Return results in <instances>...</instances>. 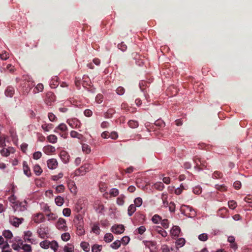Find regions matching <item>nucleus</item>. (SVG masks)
I'll return each instance as SVG.
<instances>
[{
    "instance_id": "obj_34",
    "label": "nucleus",
    "mask_w": 252,
    "mask_h": 252,
    "mask_svg": "<svg viewBox=\"0 0 252 252\" xmlns=\"http://www.w3.org/2000/svg\"><path fill=\"white\" fill-rule=\"evenodd\" d=\"M33 170H34V173L37 175H40L42 172V170L41 167L38 165H34V166L33 167Z\"/></svg>"
},
{
    "instance_id": "obj_45",
    "label": "nucleus",
    "mask_w": 252,
    "mask_h": 252,
    "mask_svg": "<svg viewBox=\"0 0 252 252\" xmlns=\"http://www.w3.org/2000/svg\"><path fill=\"white\" fill-rule=\"evenodd\" d=\"M116 93L119 95H123L125 92V89L124 87L120 86L116 89Z\"/></svg>"
},
{
    "instance_id": "obj_17",
    "label": "nucleus",
    "mask_w": 252,
    "mask_h": 252,
    "mask_svg": "<svg viewBox=\"0 0 252 252\" xmlns=\"http://www.w3.org/2000/svg\"><path fill=\"white\" fill-rule=\"evenodd\" d=\"M153 229L158 233L160 234L162 236L165 237L167 235V232L159 226H155L153 227Z\"/></svg>"
},
{
    "instance_id": "obj_40",
    "label": "nucleus",
    "mask_w": 252,
    "mask_h": 252,
    "mask_svg": "<svg viewBox=\"0 0 252 252\" xmlns=\"http://www.w3.org/2000/svg\"><path fill=\"white\" fill-rule=\"evenodd\" d=\"M82 151L86 154H89L91 152L90 147L86 144H82Z\"/></svg>"
},
{
    "instance_id": "obj_46",
    "label": "nucleus",
    "mask_w": 252,
    "mask_h": 252,
    "mask_svg": "<svg viewBox=\"0 0 252 252\" xmlns=\"http://www.w3.org/2000/svg\"><path fill=\"white\" fill-rule=\"evenodd\" d=\"M109 193H110V194L111 196H114V197H116L117 195H118V194L119 193V192L118 189H112L110 190V192Z\"/></svg>"
},
{
    "instance_id": "obj_60",
    "label": "nucleus",
    "mask_w": 252,
    "mask_h": 252,
    "mask_svg": "<svg viewBox=\"0 0 252 252\" xmlns=\"http://www.w3.org/2000/svg\"><path fill=\"white\" fill-rule=\"evenodd\" d=\"M221 177L222 174L220 172L218 171H215L213 175V177L215 179L220 178Z\"/></svg>"
},
{
    "instance_id": "obj_57",
    "label": "nucleus",
    "mask_w": 252,
    "mask_h": 252,
    "mask_svg": "<svg viewBox=\"0 0 252 252\" xmlns=\"http://www.w3.org/2000/svg\"><path fill=\"white\" fill-rule=\"evenodd\" d=\"M42 156V153L40 152H36L33 154V158L34 159H38Z\"/></svg>"
},
{
    "instance_id": "obj_14",
    "label": "nucleus",
    "mask_w": 252,
    "mask_h": 252,
    "mask_svg": "<svg viewBox=\"0 0 252 252\" xmlns=\"http://www.w3.org/2000/svg\"><path fill=\"white\" fill-rule=\"evenodd\" d=\"M77 232L79 235H82L85 233V230L83 228V222L82 220H79L77 225Z\"/></svg>"
},
{
    "instance_id": "obj_44",
    "label": "nucleus",
    "mask_w": 252,
    "mask_h": 252,
    "mask_svg": "<svg viewBox=\"0 0 252 252\" xmlns=\"http://www.w3.org/2000/svg\"><path fill=\"white\" fill-rule=\"evenodd\" d=\"M130 240V238L128 236H124L123 237L121 240H120L121 242V244H123L124 245H127Z\"/></svg>"
},
{
    "instance_id": "obj_47",
    "label": "nucleus",
    "mask_w": 252,
    "mask_h": 252,
    "mask_svg": "<svg viewBox=\"0 0 252 252\" xmlns=\"http://www.w3.org/2000/svg\"><path fill=\"white\" fill-rule=\"evenodd\" d=\"M161 218L159 216L155 215L153 217L152 220L154 223H158L161 220Z\"/></svg>"
},
{
    "instance_id": "obj_1",
    "label": "nucleus",
    "mask_w": 252,
    "mask_h": 252,
    "mask_svg": "<svg viewBox=\"0 0 252 252\" xmlns=\"http://www.w3.org/2000/svg\"><path fill=\"white\" fill-rule=\"evenodd\" d=\"M22 87L25 93H28L35 85L34 82L29 77H26L23 80Z\"/></svg>"
},
{
    "instance_id": "obj_63",
    "label": "nucleus",
    "mask_w": 252,
    "mask_h": 252,
    "mask_svg": "<svg viewBox=\"0 0 252 252\" xmlns=\"http://www.w3.org/2000/svg\"><path fill=\"white\" fill-rule=\"evenodd\" d=\"M161 225L164 228H167L169 227L168 221L166 219L162 220Z\"/></svg>"
},
{
    "instance_id": "obj_5",
    "label": "nucleus",
    "mask_w": 252,
    "mask_h": 252,
    "mask_svg": "<svg viewBox=\"0 0 252 252\" xmlns=\"http://www.w3.org/2000/svg\"><path fill=\"white\" fill-rule=\"evenodd\" d=\"M111 231L116 234L123 233L125 231V227L122 224H115L111 228Z\"/></svg>"
},
{
    "instance_id": "obj_50",
    "label": "nucleus",
    "mask_w": 252,
    "mask_h": 252,
    "mask_svg": "<svg viewBox=\"0 0 252 252\" xmlns=\"http://www.w3.org/2000/svg\"><path fill=\"white\" fill-rule=\"evenodd\" d=\"M1 248L2 249V252H11L10 250L8 249L9 245L7 242H5Z\"/></svg>"
},
{
    "instance_id": "obj_25",
    "label": "nucleus",
    "mask_w": 252,
    "mask_h": 252,
    "mask_svg": "<svg viewBox=\"0 0 252 252\" xmlns=\"http://www.w3.org/2000/svg\"><path fill=\"white\" fill-rule=\"evenodd\" d=\"M23 170L24 173L28 176H30L31 174V171L30 170L29 167L26 161L23 162Z\"/></svg>"
},
{
    "instance_id": "obj_49",
    "label": "nucleus",
    "mask_w": 252,
    "mask_h": 252,
    "mask_svg": "<svg viewBox=\"0 0 252 252\" xmlns=\"http://www.w3.org/2000/svg\"><path fill=\"white\" fill-rule=\"evenodd\" d=\"M228 207L231 209H234L236 206V202L233 200L230 201L228 202Z\"/></svg>"
},
{
    "instance_id": "obj_62",
    "label": "nucleus",
    "mask_w": 252,
    "mask_h": 252,
    "mask_svg": "<svg viewBox=\"0 0 252 252\" xmlns=\"http://www.w3.org/2000/svg\"><path fill=\"white\" fill-rule=\"evenodd\" d=\"M46 197L51 198L53 197V192L52 190H48L45 192Z\"/></svg>"
},
{
    "instance_id": "obj_7",
    "label": "nucleus",
    "mask_w": 252,
    "mask_h": 252,
    "mask_svg": "<svg viewBox=\"0 0 252 252\" xmlns=\"http://www.w3.org/2000/svg\"><path fill=\"white\" fill-rule=\"evenodd\" d=\"M23 220L24 219L23 218H18L14 216L9 217V222L15 227H18L19 225L22 223Z\"/></svg>"
},
{
    "instance_id": "obj_26",
    "label": "nucleus",
    "mask_w": 252,
    "mask_h": 252,
    "mask_svg": "<svg viewBox=\"0 0 252 252\" xmlns=\"http://www.w3.org/2000/svg\"><path fill=\"white\" fill-rule=\"evenodd\" d=\"M113 239V235L110 233H108L105 234L104 237V240L106 243H110L111 242Z\"/></svg>"
},
{
    "instance_id": "obj_10",
    "label": "nucleus",
    "mask_w": 252,
    "mask_h": 252,
    "mask_svg": "<svg viewBox=\"0 0 252 252\" xmlns=\"http://www.w3.org/2000/svg\"><path fill=\"white\" fill-rule=\"evenodd\" d=\"M194 161L196 164L195 167L198 168L199 170L202 169V167L205 168L207 166L206 162L205 160H202L201 159L195 158H194Z\"/></svg>"
},
{
    "instance_id": "obj_52",
    "label": "nucleus",
    "mask_w": 252,
    "mask_h": 252,
    "mask_svg": "<svg viewBox=\"0 0 252 252\" xmlns=\"http://www.w3.org/2000/svg\"><path fill=\"white\" fill-rule=\"evenodd\" d=\"M64 190V187L63 185H60L59 186H58L56 188V190L57 193H60L63 192Z\"/></svg>"
},
{
    "instance_id": "obj_24",
    "label": "nucleus",
    "mask_w": 252,
    "mask_h": 252,
    "mask_svg": "<svg viewBox=\"0 0 252 252\" xmlns=\"http://www.w3.org/2000/svg\"><path fill=\"white\" fill-rule=\"evenodd\" d=\"M168 195L166 194L162 193L161 195V200L162 201L163 206L167 207L168 205V202L167 201Z\"/></svg>"
},
{
    "instance_id": "obj_12",
    "label": "nucleus",
    "mask_w": 252,
    "mask_h": 252,
    "mask_svg": "<svg viewBox=\"0 0 252 252\" xmlns=\"http://www.w3.org/2000/svg\"><path fill=\"white\" fill-rule=\"evenodd\" d=\"M12 208L14 212L23 211L26 210L25 206L21 202H17L14 205H12Z\"/></svg>"
},
{
    "instance_id": "obj_32",
    "label": "nucleus",
    "mask_w": 252,
    "mask_h": 252,
    "mask_svg": "<svg viewBox=\"0 0 252 252\" xmlns=\"http://www.w3.org/2000/svg\"><path fill=\"white\" fill-rule=\"evenodd\" d=\"M48 141L52 143H55L57 141V137L55 135H50L47 137Z\"/></svg>"
},
{
    "instance_id": "obj_51",
    "label": "nucleus",
    "mask_w": 252,
    "mask_h": 252,
    "mask_svg": "<svg viewBox=\"0 0 252 252\" xmlns=\"http://www.w3.org/2000/svg\"><path fill=\"white\" fill-rule=\"evenodd\" d=\"M198 239L201 241H206L208 239L207 234L206 233H202L199 235Z\"/></svg>"
},
{
    "instance_id": "obj_28",
    "label": "nucleus",
    "mask_w": 252,
    "mask_h": 252,
    "mask_svg": "<svg viewBox=\"0 0 252 252\" xmlns=\"http://www.w3.org/2000/svg\"><path fill=\"white\" fill-rule=\"evenodd\" d=\"M136 206L134 204H131L128 208V214L131 216L136 211Z\"/></svg>"
},
{
    "instance_id": "obj_30",
    "label": "nucleus",
    "mask_w": 252,
    "mask_h": 252,
    "mask_svg": "<svg viewBox=\"0 0 252 252\" xmlns=\"http://www.w3.org/2000/svg\"><path fill=\"white\" fill-rule=\"evenodd\" d=\"M4 70L6 69L11 73H14L16 71V68L11 64H8L6 65V68H3Z\"/></svg>"
},
{
    "instance_id": "obj_27",
    "label": "nucleus",
    "mask_w": 252,
    "mask_h": 252,
    "mask_svg": "<svg viewBox=\"0 0 252 252\" xmlns=\"http://www.w3.org/2000/svg\"><path fill=\"white\" fill-rule=\"evenodd\" d=\"M70 135L73 138H77L79 139H82L83 138V135L75 131H71L70 132Z\"/></svg>"
},
{
    "instance_id": "obj_16",
    "label": "nucleus",
    "mask_w": 252,
    "mask_h": 252,
    "mask_svg": "<svg viewBox=\"0 0 252 252\" xmlns=\"http://www.w3.org/2000/svg\"><path fill=\"white\" fill-rule=\"evenodd\" d=\"M60 157L63 160V161L64 163H67L69 162V156L68 153L65 151H61L60 153Z\"/></svg>"
},
{
    "instance_id": "obj_21",
    "label": "nucleus",
    "mask_w": 252,
    "mask_h": 252,
    "mask_svg": "<svg viewBox=\"0 0 252 252\" xmlns=\"http://www.w3.org/2000/svg\"><path fill=\"white\" fill-rule=\"evenodd\" d=\"M14 93V90L12 87H8L5 91V94L7 96L12 97Z\"/></svg>"
},
{
    "instance_id": "obj_8",
    "label": "nucleus",
    "mask_w": 252,
    "mask_h": 252,
    "mask_svg": "<svg viewBox=\"0 0 252 252\" xmlns=\"http://www.w3.org/2000/svg\"><path fill=\"white\" fill-rule=\"evenodd\" d=\"M24 239L25 241L31 244L36 243L35 240L32 237V234L30 231H27L24 232Z\"/></svg>"
},
{
    "instance_id": "obj_11",
    "label": "nucleus",
    "mask_w": 252,
    "mask_h": 252,
    "mask_svg": "<svg viewBox=\"0 0 252 252\" xmlns=\"http://www.w3.org/2000/svg\"><path fill=\"white\" fill-rule=\"evenodd\" d=\"M32 220L34 222L39 223L44 221L45 218L42 213H37L33 216Z\"/></svg>"
},
{
    "instance_id": "obj_4",
    "label": "nucleus",
    "mask_w": 252,
    "mask_h": 252,
    "mask_svg": "<svg viewBox=\"0 0 252 252\" xmlns=\"http://www.w3.org/2000/svg\"><path fill=\"white\" fill-rule=\"evenodd\" d=\"M92 169V166L90 164H85L81 166L75 171V174L78 175H84L87 172H88Z\"/></svg>"
},
{
    "instance_id": "obj_13",
    "label": "nucleus",
    "mask_w": 252,
    "mask_h": 252,
    "mask_svg": "<svg viewBox=\"0 0 252 252\" xmlns=\"http://www.w3.org/2000/svg\"><path fill=\"white\" fill-rule=\"evenodd\" d=\"M43 151L45 154L49 155L54 153L56 149L54 147L48 145L43 147Z\"/></svg>"
},
{
    "instance_id": "obj_6",
    "label": "nucleus",
    "mask_w": 252,
    "mask_h": 252,
    "mask_svg": "<svg viewBox=\"0 0 252 252\" xmlns=\"http://www.w3.org/2000/svg\"><path fill=\"white\" fill-rule=\"evenodd\" d=\"M56 100V96L54 94L51 92L47 93L45 102L48 105H51L52 103Z\"/></svg>"
},
{
    "instance_id": "obj_38",
    "label": "nucleus",
    "mask_w": 252,
    "mask_h": 252,
    "mask_svg": "<svg viewBox=\"0 0 252 252\" xmlns=\"http://www.w3.org/2000/svg\"><path fill=\"white\" fill-rule=\"evenodd\" d=\"M61 238L63 241H67L70 239V235L69 233H64L62 235Z\"/></svg>"
},
{
    "instance_id": "obj_36",
    "label": "nucleus",
    "mask_w": 252,
    "mask_h": 252,
    "mask_svg": "<svg viewBox=\"0 0 252 252\" xmlns=\"http://www.w3.org/2000/svg\"><path fill=\"white\" fill-rule=\"evenodd\" d=\"M81 247L85 252H89L90 250L89 245L86 242H82L81 244Z\"/></svg>"
},
{
    "instance_id": "obj_31",
    "label": "nucleus",
    "mask_w": 252,
    "mask_h": 252,
    "mask_svg": "<svg viewBox=\"0 0 252 252\" xmlns=\"http://www.w3.org/2000/svg\"><path fill=\"white\" fill-rule=\"evenodd\" d=\"M2 234L5 238L9 239H11L13 236L12 232L8 230H4Z\"/></svg>"
},
{
    "instance_id": "obj_64",
    "label": "nucleus",
    "mask_w": 252,
    "mask_h": 252,
    "mask_svg": "<svg viewBox=\"0 0 252 252\" xmlns=\"http://www.w3.org/2000/svg\"><path fill=\"white\" fill-rule=\"evenodd\" d=\"M58 128L62 131H64L67 129L66 126L64 124H60Z\"/></svg>"
},
{
    "instance_id": "obj_29",
    "label": "nucleus",
    "mask_w": 252,
    "mask_h": 252,
    "mask_svg": "<svg viewBox=\"0 0 252 252\" xmlns=\"http://www.w3.org/2000/svg\"><path fill=\"white\" fill-rule=\"evenodd\" d=\"M185 244V240L182 238L178 239L176 242V244L177 248L183 247Z\"/></svg>"
},
{
    "instance_id": "obj_55",
    "label": "nucleus",
    "mask_w": 252,
    "mask_h": 252,
    "mask_svg": "<svg viewBox=\"0 0 252 252\" xmlns=\"http://www.w3.org/2000/svg\"><path fill=\"white\" fill-rule=\"evenodd\" d=\"M24 251L27 252H31L32 251L31 247L30 245L25 244L22 246V248Z\"/></svg>"
},
{
    "instance_id": "obj_54",
    "label": "nucleus",
    "mask_w": 252,
    "mask_h": 252,
    "mask_svg": "<svg viewBox=\"0 0 252 252\" xmlns=\"http://www.w3.org/2000/svg\"><path fill=\"white\" fill-rule=\"evenodd\" d=\"M103 99V96L101 94H98L95 97V101L98 103H100L102 102Z\"/></svg>"
},
{
    "instance_id": "obj_41",
    "label": "nucleus",
    "mask_w": 252,
    "mask_h": 252,
    "mask_svg": "<svg viewBox=\"0 0 252 252\" xmlns=\"http://www.w3.org/2000/svg\"><path fill=\"white\" fill-rule=\"evenodd\" d=\"M134 205L136 207H140L142 204V199L140 197H137L134 201Z\"/></svg>"
},
{
    "instance_id": "obj_37",
    "label": "nucleus",
    "mask_w": 252,
    "mask_h": 252,
    "mask_svg": "<svg viewBox=\"0 0 252 252\" xmlns=\"http://www.w3.org/2000/svg\"><path fill=\"white\" fill-rule=\"evenodd\" d=\"M47 216L49 220H55L58 218L57 215L53 213H50L47 215Z\"/></svg>"
},
{
    "instance_id": "obj_23",
    "label": "nucleus",
    "mask_w": 252,
    "mask_h": 252,
    "mask_svg": "<svg viewBox=\"0 0 252 252\" xmlns=\"http://www.w3.org/2000/svg\"><path fill=\"white\" fill-rule=\"evenodd\" d=\"M55 201L57 205L61 206L64 203V199L63 197L58 196L55 199Z\"/></svg>"
},
{
    "instance_id": "obj_35",
    "label": "nucleus",
    "mask_w": 252,
    "mask_h": 252,
    "mask_svg": "<svg viewBox=\"0 0 252 252\" xmlns=\"http://www.w3.org/2000/svg\"><path fill=\"white\" fill-rule=\"evenodd\" d=\"M68 187H69V189H70V191L72 193H73L74 194H76V192H77L76 187L75 186L73 182L69 183V184L68 185Z\"/></svg>"
},
{
    "instance_id": "obj_18",
    "label": "nucleus",
    "mask_w": 252,
    "mask_h": 252,
    "mask_svg": "<svg viewBox=\"0 0 252 252\" xmlns=\"http://www.w3.org/2000/svg\"><path fill=\"white\" fill-rule=\"evenodd\" d=\"M91 81L88 76H84L81 81V84L84 87L90 86Z\"/></svg>"
},
{
    "instance_id": "obj_58",
    "label": "nucleus",
    "mask_w": 252,
    "mask_h": 252,
    "mask_svg": "<svg viewBox=\"0 0 252 252\" xmlns=\"http://www.w3.org/2000/svg\"><path fill=\"white\" fill-rule=\"evenodd\" d=\"M8 151H9L7 149V148H3L0 151V154L3 156L7 157L10 155Z\"/></svg>"
},
{
    "instance_id": "obj_22",
    "label": "nucleus",
    "mask_w": 252,
    "mask_h": 252,
    "mask_svg": "<svg viewBox=\"0 0 252 252\" xmlns=\"http://www.w3.org/2000/svg\"><path fill=\"white\" fill-rule=\"evenodd\" d=\"M121 241L119 240H117L111 244L110 247L113 249L117 250L118 248H119L121 247Z\"/></svg>"
},
{
    "instance_id": "obj_42",
    "label": "nucleus",
    "mask_w": 252,
    "mask_h": 252,
    "mask_svg": "<svg viewBox=\"0 0 252 252\" xmlns=\"http://www.w3.org/2000/svg\"><path fill=\"white\" fill-rule=\"evenodd\" d=\"M154 188L158 190H162L164 188V185L161 182H158L154 185Z\"/></svg>"
},
{
    "instance_id": "obj_53",
    "label": "nucleus",
    "mask_w": 252,
    "mask_h": 252,
    "mask_svg": "<svg viewBox=\"0 0 252 252\" xmlns=\"http://www.w3.org/2000/svg\"><path fill=\"white\" fill-rule=\"evenodd\" d=\"M63 215L65 217H69L71 214V210L69 208H64L63 211Z\"/></svg>"
},
{
    "instance_id": "obj_39",
    "label": "nucleus",
    "mask_w": 252,
    "mask_h": 252,
    "mask_svg": "<svg viewBox=\"0 0 252 252\" xmlns=\"http://www.w3.org/2000/svg\"><path fill=\"white\" fill-rule=\"evenodd\" d=\"M0 58L2 60H6L9 58V54L6 51H3L0 54Z\"/></svg>"
},
{
    "instance_id": "obj_3",
    "label": "nucleus",
    "mask_w": 252,
    "mask_h": 252,
    "mask_svg": "<svg viewBox=\"0 0 252 252\" xmlns=\"http://www.w3.org/2000/svg\"><path fill=\"white\" fill-rule=\"evenodd\" d=\"M182 213L189 217H193L195 215V211L190 206L183 205L181 207Z\"/></svg>"
},
{
    "instance_id": "obj_9",
    "label": "nucleus",
    "mask_w": 252,
    "mask_h": 252,
    "mask_svg": "<svg viewBox=\"0 0 252 252\" xmlns=\"http://www.w3.org/2000/svg\"><path fill=\"white\" fill-rule=\"evenodd\" d=\"M56 227L58 229L65 231L67 228L65 220L63 219L60 218L56 223Z\"/></svg>"
},
{
    "instance_id": "obj_2",
    "label": "nucleus",
    "mask_w": 252,
    "mask_h": 252,
    "mask_svg": "<svg viewBox=\"0 0 252 252\" xmlns=\"http://www.w3.org/2000/svg\"><path fill=\"white\" fill-rule=\"evenodd\" d=\"M40 245L43 249H48L50 248L54 251H56L59 247L57 242L55 241L50 242L48 240H44L40 243Z\"/></svg>"
},
{
    "instance_id": "obj_48",
    "label": "nucleus",
    "mask_w": 252,
    "mask_h": 252,
    "mask_svg": "<svg viewBox=\"0 0 252 252\" xmlns=\"http://www.w3.org/2000/svg\"><path fill=\"white\" fill-rule=\"evenodd\" d=\"M118 47L119 49L122 50V51H125L127 49L126 45L123 42H121L120 44H118Z\"/></svg>"
},
{
    "instance_id": "obj_61",
    "label": "nucleus",
    "mask_w": 252,
    "mask_h": 252,
    "mask_svg": "<svg viewBox=\"0 0 252 252\" xmlns=\"http://www.w3.org/2000/svg\"><path fill=\"white\" fill-rule=\"evenodd\" d=\"M63 177V174L62 173H60L57 175H54L52 177V179L53 180L57 181L59 179L62 178Z\"/></svg>"
},
{
    "instance_id": "obj_43",
    "label": "nucleus",
    "mask_w": 252,
    "mask_h": 252,
    "mask_svg": "<svg viewBox=\"0 0 252 252\" xmlns=\"http://www.w3.org/2000/svg\"><path fill=\"white\" fill-rule=\"evenodd\" d=\"M124 199H125V196H123V195L120 196V197H119L117 198V203L119 205H124V204L125 203Z\"/></svg>"
},
{
    "instance_id": "obj_33",
    "label": "nucleus",
    "mask_w": 252,
    "mask_h": 252,
    "mask_svg": "<svg viewBox=\"0 0 252 252\" xmlns=\"http://www.w3.org/2000/svg\"><path fill=\"white\" fill-rule=\"evenodd\" d=\"M102 249V246L94 245L92 248V252H100Z\"/></svg>"
},
{
    "instance_id": "obj_20",
    "label": "nucleus",
    "mask_w": 252,
    "mask_h": 252,
    "mask_svg": "<svg viewBox=\"0 0 252 252\" xmlns=\"http://www.w3.org/2000/svg\"><path fill=\"white\" fill-rule=\"evenodd\" d=\"M64 252H74V246L71 244H67L63 248Z\"/></svg>"
},
{
    "instance_id": "obj_59",
    "label": "nucleus",
    "mask_w": 252,
    "mask_h": 252,
    "mask_svg": "<svg viewBox=\"0 0 252 252\" xmlns=\"http://www.w3.org/2000/svg\"><path fill=\"white\" fill-rule=\"evenodd\" d=\"M128 125H129V126L132 128L136 127L138 125V123L134 121H129Z\"/></svg>"
},
{
    "instance_id": "obj_15",
    "label": "nucleus",
    "mask_w": 252,
    "mask_h": 252,
    "mask_svg": "<svg viewBox=\"0 0 252 252\" xmlns=\"http://www.w3.org/2000/svg\"><path fill=\"white\" fill-rule=\"evenodd\" d=\"M58 164V162L55 158H51L47 161V165L50 169H54L56 168Z\"/></svg>"
},
{
    "instance_id": "obj_19",
    "label": "nucleus",
    "mask_w": 252,
    "mask_h": 252,
    "mask_svg": "<svg viewBox=\"0 0 252 252\" xmlns=\"http://www.w3.org/2000/svg\"><path fill=\"white\" fill-rule=\"evenodd\" d=\"M180 232V228L176 226H175L172 227V228L170 230V233L171 235L173 236H177L179 234Z\"/></svg>"
},
{
    "instance_id": "obj_56",
    "label": "nucleus",
    "mask_w": 252,
    "mask_h": 252,
    "mask_svg": "<svg viewBox=\"0 0 252 252\" xmlns=\"http://www.w3.org/2000/svg\"><path fill=\"white\" fill-rule=\"evenodd\" d=\"M193 191L196 194H199L202 192V189L200 187L197 186L193 189Z\"/></svg>"
}]
</instances>
